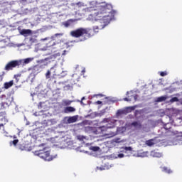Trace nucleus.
I'll return each mask as SVG.
<instances>
[{
  "mask_svg": "<svg viewBox=\"0 0 182 182\" xmlns=\"http://www.w3.org/2000/svg\"><path fill=\"white\" fill-rule=\"evenodd\" d=\"M100 8V10L97 13H95L94 15H89L87 18V21L97 22V26L93 27L92 33L90 28H80L72 31L70 35H71L73 38H80L78 42H84V41H87L89 38L94 36L95 33H97L99 29H104L105 27L107 26V25L110 23V21L114 18L116 11H110L112 5L107 4L106 2L102 3Z\"/></svg>",
  "mask_w": 182,
  "mask_h": 182,
  "instance_id": "nucleus-1",
  "label": "nucleus"
},
{
  "mask_svg": "<svg viewBox=\"0 0 182 182\" xmlns=\"http://www.w3.org/2000/svg\"><path fill=\"white\" fill-rule=\"evenodd\" d=\"M33 60V58H28L26 59H20V60H14L10 62H9L5 68L4 70H12V69H14V68H19V66H25L26 65H28V63H31Z\"/></svg>",
  "mask_w": 182,
  "mask_h": 182,
  "instance_id": "nucleus-2",
  "label": "nucleus"
},
{
  "mask_svg": "<svg viewBox=\"0 0 182 182\" xmlns=\"http://www.w3.org/2000/svg\"><path fill=\"white\" fill-rule=\"evenodd\" d=\"M102 123H107L106 125L100 127L102 132H105L106 129H113V127H116L118 124L123 123V122L114 119L113 118H105L102 120Z\"/></svg>",
  "mask_w": 182,
  "mask_h": 182,
  "instance_id": "nucleus-3",
  "label": "nucleus"
},
{
  "mask_svg": "<svg viewBox=\"0 0 182 182\" xmlns=\"http://www.w3.org/2000/svg\"><path fill=\"white\" fill-rule=\"evenodd\" d=\"M34 154L35 156H38L40 159H42L45 161H52L53 159H56V155L55 156H50V153H49L48 151H46V148L36 151Z\"/></svg>",
  "mask_w": 182,
  "mask_h": 182,
  "instance_id": "nucleus-4",
  "label": "nucleus"
},
{
  "mask_svg": "<svg viewBox=\"0 0 182 182\" xmlns=\"http://www.w3.org/2000/svg\"><path fill=\"white\" fill-rule=\"evenodd\" d=\"M65 120H67L66 123L70 124L71 123H76L77 122V115L73 117H65Z\"/></svg>",
  "mask_w": 182,
  "mask_h": 182,
  "instance_id": "nucleus-5",
  "label": "nucleus"
},
{
  "mask_svg": "<svg viewBox=\"0 0 182 182\" xmlns=\"http://www.w3.org/2000/svg\"><path fill=\"white\" fill-rule=\"evenodd\" d=\"M58 56H60V55H59L58 53L56 54H53L52 55H50L48 58H45L44 60H42L41 62L42 63H44V65L46 66V65H48V60H50V59H56V58H58Z\"/></svg>",
  "mask_w": 182,
  "mask_h": 182,
  "instance_id": "nucleus-6",
  "label": "nucleus"
},
{
  "mask_svg": "<svg viewBox=\"0 0 182 182\" xmlns=\"http://www.w3.org/2000/svg\"><path fill=\"white\" fill-rule=\"evenodd\" d=\"M141 127V124H140L139 122H134L131 124V128H129V130H137L138 129H140Z\"/></svg>",
  "mask_w": 182,
  "mask_h": 182,
  "instance_id": "nucleus-7",
  "label": "nucleus"
},
{
  "mask_svg": "<svg viewBox=\"0 0 182 182\" xmlns=\"http://www.w3.org/2000/svg\"><path fill=\"white\" fill-rule=\"evenodd\" d=\"M0 122H2L4 125L8 123V119L5 112H0Z\"/></svg>",
  "mask_w": 182,
  "mask_h": 182,
  "instance_id": "nucleus-8",
  "label": "nucleus"
},
{
  "mask_svg": "<svg viewBox=\"0 0 182 182\" xmlns=\"http://www.w3.org/2000/svg\"><path fill=\"white\" fill-rule=\"evenodd\" d=\"M124 102H136L137 100V95H132L128 97L124 98Z\"/></svg>",
  "mask_w": 182,
  "mask_h": 182,
  "instance_id": "nucleus-9",
  "label": "nucleus"
},
{
  "mask_svg": "<svg viewBox=\"0 0 182 182\" xmlns=\"http://www.w3.org/2000/svg\"><path fill=\"white\" fill-rule=\"evenodd\" d=\"M32 33V30L31 29H22L20 31V35H22L23 36H29Z\"/></svg>",
  "mask_w": 182,
  "mask_h": 182,
  "instance_id": "nucleus-10",
  "label": "nucleus"
},
{
  "mask_svg": "<svg viewBox=\"0 0 182 182\" xmlns=\"http://www.w3.org/2000/svg\"><path fill=\"white\" fill-rule=\"evenodd\" d=\"M73 112H76V109L73 107H66L63 110V112L66 114L73 113Z\"/></svg>",
  "mask_w": 182,
  "mask_h": 182,
  "instance_id": "nucleus-11",
  "label": "nucleus"
},
{
  "mask_svg": "<svg viewBox=\"0 0 182 182\" xmlns=\"http://www.w3.org/2000/svg\"><path fill=\"white\" fill-rule=\"evenodd\" d=\"M151 156L152 157H157V158H160V157H163V154L158 152L157 151H151Z\"/></svg>",
  "mask_w": 182,
  "mask_h": 182,
  "instance_id": "nucleus-12",
  "label": "nucleus"
},
{
  "mask_svg": "<svg viewBox=\"0 0 182 182\" xmlns=\"http://www.w3.org/2000/svg\"><path fill=\"white\" fill-rule=\"evenodd\" d=\"M124 157V154H112L110 155V158L115 159H123Z\"/></svg>",
  "mask_w": 182,
  "mask_h": 182,
  "instance_id": "nucleus-13",
  "label": "nucleus"
},
{
  "mask_svg": "<svg viewBox=\"0 0 182 182\" xmlns=\"http://www.w3.org/2000/svg\"><path fill=\"white\" fill-rule=\"evenodd\" d=\"M73 101L69 100H63L61 105L62 106H70Z\"/></svg>",
  "mask_w": 182,
  "mask_h": 182,
  "instance_id": "nucleus-14",
  "label": "nucleus"
},
{
  "mask_svg": "<svg viewBox=\"0 0 182 182\" xmlns=\"http://www.w3.org/2000/svg\"><path fill=\"white\" fill-rule=\"evenodd\" d=\"M166 100H167V97L166 96H161V97H157L156 100H155V102L156 103H159L161 102H166Z\"/></svg>",
  "mask_w": 182,
  "mask_h": 182,
  "instance_id": "nucleus-15",
  "label": "nucleus"
},
{
  "mask_svg": "<svg viewBox=\"0 0 182 182\" xmlns=\"http://www.w3.org/2000/svg\"><path fill=\"white\" fill-rule=\"evenodd\" d=\"M28 43L30 46H32L33 43H38V40L33 37H31L29 38Z\"/></svg>",
  "mask_w": 182,
  "mask_h": 182,
  "instance_id": "nucleus-16",
  "label": "nucleus"
},
{
  "mask_svg": "<svg viewBox=\"0 0 182 182\" xmlns=\"http://www.w3.org/2000/svg\"><path fill=\"white\" fill-rule=\"evenodd\" d=\"M14 86V80H11L10 82H7L4 83V88L9 89V87H12Z\"/></svg>",
  "mask_w": 182,
  "mask_h": 182,
  "instance_id": "nucleus-17",
  "label": "nucleus"
},
{
  "mask_svg": "<svg viewBox=\"0 0 182 182\" xmlns=\"http://www.w3.org/2000/svg\"><path fill=\"white\" fill-rule=\"evenodd\" d=\"M146 146L151 147V146H154V144H156V142L154 141V139H149L146 141Z\"/></svg>",
  "mask_w": 182,
  "mask_h": 182,
  "instance_id": "nucleus-18",
  "label": "nucleus"
},
{
  "mask_svg": "<svg viewBox=\"0 0 182 182\" xmlns=\"http://www.w3.org/2000/svg\"><path fill=\"white\" fill-rule=\"evenodd\" d=\"M127 112V111L124 109H119L116 113V116L117 117H119V116H122V114H125Z\"/></svg>",
  "mask_w": 182,
  "mask_h": 182,
  "instance_id": "nucleus-19",
  "label": "nucleus"
},
{
  "mask_svg": "<svg viewBox=\"0 0 182 182\" xmlns=\"http://www.w3.org/2000/svg\"><path fill=\"white\" fill-rule=\"evenodd\" d=\"M162 171H164V173H167L168 174H171V173H173V171H171V169L166 166L162 167Z\"/></svg>",
  "mask_w": 182,
  "mask_h": 182,
  "instance_id": "nucleus-20",
  "label": "nucleus"
},
{
  "mask_svg": "<svg viewBox=\"0 0 182 182\" xmlns=\"http://www.w3.org/2000/svg\"><path fill=\"white\" fill-rule=\"evenodd\" d=\"M73 22V20L70 19V20H68V21H65V23H63V25L65 28H69V26H70V25H72Z\"/></svg>",
  "mask_w": 182,
  "mask_h": 182,
  "instance_id": "nucleus-21",
  "label": "nucleus"
},
{
  "mask_svg": "<svg viewBox=\"0 0 182 182\" xmlns=\"http://www.w3.org/2000/svg\"><path fill=\"white\" fill-rule=\"evenodd\" d=\"M53 69H55V66L52 67L50 70H48L47 71V73H46V79H50V71L53 70Z\"/></svg>",
  "mask_w": 182,
  "mask_h": 182,
  "instance_id": "nucleus-22",
  "label": "nucleus"
},
{
  "mask_svg": "<svg viewBox=\"0 0 182 182\" xmlns=\"http://www.w3.org/2000/svg\"><path fill=\"white\" fill-rule=\"evenodd\" d=\"M89 150H92V151H99L100 150V147L99 146H89Z\"/></svg>",
  "mask_w": 182,
  "mask_h": 182,
  "instance_id": "nucleus-23",
  "label": "nucleus"
},
{
  "mask_svg": "<svg viewBox=\"0 0 182 182\" xmlns=\"http://www.w3.org/2000/svg\"><path fill=\"white\" fill-rule=\"evenodd\" d=\"M10 105H11V100H7V101L6 102L1 103V106L3 107H9Z\"/></svg>",
  "mask_w": 182,
  "mask_h": 182,
  "instance_id": "nucleus-24",
  "label": "nucleus"
},
{
  "mask_svg": "<svg viewBox=\"0 0 182 182\" xmlns=\"http://www.w3.org/2000/svg\"><path fill=\"white\" fill-rule=\"evenodd\" d=\"M77 138V140H80V141H82L83 143H85V140H86V136L83 135H78Z\"/></svg>",
  "mask_w": 182,
  "mask_h": 182,
  "instance_id": "nucleus-25",
  "label": "nucleus"
},
{
  "mask_svg": "<svg viewBox=\"0 0 182 182\" xmlns=\"http://www.w3.org/2000/svg\"><path fill=\"white\" fill-rule=\"evenodd\" d=\"M147 154H149V151H144L142 153L138 154V157H147Z\"/></svg>",
  "mask_w": 182,
  "mask_h": 182,
  "instance_id": "nucleus-26",
  "label": "nucleus"
},
{
  "mask_svg": "<svg viewBox=\"0 0 182 182\" xmlns=\"http://www.w3.org/2000/svg\"><path fill=\"white\" fill-rule=\"evenodd\" d=\"M134 109H136V107H127V109H126L127 113H130V112H133V110H134Z\"/></svg>",
  "mask_w": 182,
  "mask_h": 182,
  "instance_id": "nucleus-27",
  "label": "nucleus"
},
{
  "mask_svg": "<svg viewBox=\"0 0 182 182\" xmlns=\"http://www.w3.org/2000/svg\"><path fill=\"white\" fill-rule=\"evenodd\" d=\"M72 89H73V87L71 85H67L64 86L65 90H72Z\"/></svg>",
  "mask_w": 182,
  "mask_h": 182,
  "instance_id": "nucleus-28",
  "label": "nucleus"
},
{
  "mask_svg": "<svg viewBox=\"0 0 182 182\" xmlns=\"http://www.w3.org/2000/svg\"><path fill=\"white\" fill-rule=\"evenodd\" d=\"M38 109H46V105H45V102H40L38 105Z\"/></svg>",
  "mask_w": 182,
  "mask_h": 182,
  "instance_id": "nucleus-29",
  "label": "nucleus"
},
{
  "mask_svg": "<svg viewBox=\"0 0 182 182\" xmlns=\"http://www.w3.org/2000/svg\"><path fill=\"white\" fill-rule=\"evenodd\" d=\"M60 37V36H63V33H55L54 36H53L51 37V39L54 40L55 38H58V37Z\"/></svg>",
  "mask_w": 182,
  "mask_h": 182,
  "instance_id": "nucleus-30",
  "label": "nucleus"
},
{
  "mask_svg": "<svg viewBox=\"0 0 182 182\" xmlns=\"http://www.w3.org/2000/svg\"><path fill=\"white\" fill-rule=\"evenodd\" d=\"M18 141H19V140L14 139L13 141L10 142V146H12V144H14V146H16V144H18Z\"/></svg>",
  "mask_w": 182,
  "mask_h": 182,
  "instance_id": "nucleus-31",
  "label": "nucleus"
},
{
  "mask_svg": "<svg viewBox=\"0 0 182 182\" xmlns=\"http://www.w3.org/2000/svg\"><path fill=\"white\" fill-rule=\"evenodd\" d=\"M170 102L171 103H174V102H178V98L177 97H172L171 100H170Z\"/></svg>",
  "mask_w": 182,
  "mask_h": 182,
  "instance_id": "nucleus-32",
  "label": "nucleus"
},
{
  "mask_svg": "<svg viewBox=\"0 0 182 182\" xmlns=\"http://www.w3.org/2000/svg\"><path fill=\"white\" fill-rule=\"evenodd\" d=\"M124 149L126 151H132V146H125Z\"/></svg>",
  "mask_w": 182,
  "mask_h": 182,
  "instance_id": "nucleus-33",
  "label": "nucleus"
},
{
  "mask_svg": "<svg viewBox=\"0 0 182 182\" xmlns=\"http://www.w3.org/2000/svg\"><path fill=\"white\" fill-rule=\"evenodd\" d=\"M107 136H108V137H114V136H116V132H112L111 134H107Z\"/></svg>",
  "mask_w": 182,
  "mask_h": 182,
  "instance_id": "nucleus-34",
  "label": "nucleus"
},
{
  "mask_svg": "<svg viewBox=\"0 0 182 182\" xmlns=\"http://www.w3.org/2000/svg\"><path fill=\"white\" fill-rule=\"evenodd\" d=\"M160 76H162V77L167 76V73L166 71L161 72Z\"/></svg>",
  "mask_w": 182,
  "mask_h": 182,
  "instance_id": "nucleus-35",
  "label": "nucleus"
},
{
  "mask_svg": "<svg viewBox=\"0 0 182 182\" xmlns=\"http://www.w3.org/2000/svg\"><path fill=\"white\" fill-rule=\"evenodd\" d=\"M66 75H67L66 71H63L62 73H61L60 77H65V76H66Z\"/></svg>",
  "mask_w": 182,
  "mask_h": 182,
  "instance_id": "nucleus-36",
  "label": "nucleus"
},
{
  "mask_svg": "<svg viewBox=\"0 0 182 182\" xmlns=\"http://www.w3.org/2000/svg\"><path fill=\"white\" fill-rule=\"evenodd\" d=\"M49 41V37H46V38H41V42H43V41Z\"/></svg>",
  "mask_w": 182,
  "mask_h": 182,
  "instance_id": "nucleus-37",
  "label": "nucleus"
},
{
  "mask_svg": "<svg viewBox=\"0 0 182 182\" xmlns=\"http://www.w3.org/2000/svg\"><path fill=\"white\" fill-rule=\"evenodd\" d=\"M129 95H133V91L132 90L130 91V92L127 91V93H126V95L129 96Z\"/></svg>",
  "mask_w": 182,
  "mask_h": 182,
  "instance_id": "nucleus-38",
  "label": "nucleus"
},
{
  "mask_svg": "<svg viewBox=\"0 0 182 182\" xmlns=\"http://www.w3.org/2000/svg\"><path fill=\"white\" fill-rule=\"evenodd\" d=\"M90 146V144L87 143V144H84L83 146L82 147H89Z\"/></svg>",
  "mask_w": 182,
  "mask_h": 182,
  "instance_id": "nucleus-39",
  "label": "nucleus"
},
{
  "mask_svg": "<svg viewBox=\"0 0 182 182\" xmlns=\"http://www.w3.org/2000/svg\"><path fill=\"white\" fill-rule=\"evenodd\" d=\"M97 170H100V171H102V170H105V168L97 166Z\"/></svg>",
  "mask_w": 182,
  "mask_h": 182,
  "instance_id": "nucleus-40",
  "label": "nucleus"
},
{
  "mask_svg": "<svg viewBox=\"0 0 182 182\" xmlns=\"http://www.w3.org/2000/svg\"><path fill=\"white\" fill-rule=\"evenodd\" d=\"M3 134L6 137H8V132H6V131H4Z\"/></svg>",
  "mask_w": 182,
  "mask_h": 182,
  "instance_id": "nucleus-41",
  "label": "nucleus"
},
{
  "mask_svg": "<svg viewBox=\"0 0 182 182\" xmlns=\"http://www.w3.org/2000/svg\"><path fill=\"white\" fill-rule=\"evenodd\" d=\"M80 153H87V151L82 150V149H80Z\"/></svg>",
  "mask_w": 182,
  "mask_h": 182,
  "instance_id": "nucleus-42",
  "label": "nucleus"
},
{
  "mask_svg": "<svg viewBox=\"0 0 182 182\" xmlns=\"http://www.w3.org/2000/svg\"><path fill=\"white\" fill-rule=\"evenodd\" d=\"M96 105H102V101H97Z\"/></svg>",
  "mask_w": 182,
  "mask_h": 182,
  "instance_id": "nucleus-43",
  "label": "nucleus"
},
{
  "mask_svg": "<svg viewBox=\"0 0 182 182\" xmlns=\"http://www.w3.org/2000/svg\"><path fill=\"white\" fill-rule=\"evenodd\" d=\"M77 102H80V103L81 105H84V104H83V100H77Z\"/></svg>",
  "mask_w": 182,
  "mask_h": 182,
  "instance_id": "nucleus-44",
  "label": "nucleus"
},
{
  "mask_svg": "<svg viewBox=\"0 0 182 182\" xmlns=\"http://www.w3.org/2000/svg\"><path fill=\"white\" fill-rule=\"evenodd\" d=\"M36 94H35V93H33V94H31V96H32V97H33V96H36Z\"/></svg>",
  "mask_w": 182,
  "mask_h": 182,
  "instance_id": "nucleus-45",
  "label": "nucleus"
},
{
  "mask_svg": "<svg viewBox=\"0 0 182 182\" xmlns=\"http://www.w3.org/2000/svg\"><path fill=\"white\" fill-rule=\"evenodd\" d=\"M85 72H86V70L84 68V69L82 70V73H85Z\"/></svg>",
  "mask_w": 182,
  "mask_h": 182,
  "instance_id": "nucleus-46",
  "label": "nucleus"
},
{
  "mask_svg": "<svg viewBox=\"0 0 182 182\" xmlns=\"http://www.w3.org/2000/svg\"><path fill=\"white\" fill-rule=\"evenodd\" d=\"M85 100H86V97H82V99H81V100H82V101Z\"/></svg>",
  "mask_w": 182,
  "mask_h": 182,
  "instance_id": "nucleus-47",
  "label": "nucleus"
},
{
  "mask_svg": "<svg viewBox=\"0 0 182 182\" xmlns=\"http://www.w3.org/2000/svg\"><path fill=\"white\" fill-rule=\"evenodd\" d=\"M63 55H66V50H64V53H63Z\"/></svg>",
  "mask_w": 182,
  "mask_h": 182,
  "instance_id": "nucleus-48",
  "label": "nucleus"
},
{
  "mask_svg": "<svg viewBox=\"0 0 182 182\" xmlns=\"http://www.w3.org/2000/svg\"><path fill=\"white\" fill-rule=\"evenodd\" d=\"M66 147H68V146H67V145H65V147H62V149H65V148H66Z\"/></svg>",
  "mask_w": 182,
  "mask_h": 182,
  "instance_id": "nucleus-49",
  "label": "nucleus"
},
{
  "mask_svg": "<svg viewBox=\"0 0 182 182\" xmlns=\"http://www.w3.org/2000/svg\"><path fill=\"white\" fill-rule=\"evenodd\" d=\"M164 129H165L166 130H168V129H170V128L165 127Z\"/></svg>",
  "mask_w": 182,
  "mask_h": 182,
  "instance_id": "nucleus-50",
  "label": "nucleus"
},
{
  "mask_svg": "<svg viewBox=\"0 0 182 182\" xmlns=\"http://www.w3.org/2000/svg\"><path fill=\"white\" fill-rule=\"evenodd\" d=\"M113 166H114L113 164H111V165L109 166V167L112 168V167H113Z\"/></svg>",
  "mask_w": 182,
  "mask_h": 182,
  "instance_id": "nucleus-51",
  "label": "nucleus"
},
{
  "mask_svg": "<svg viewBox=\"0 0 182 182\" xmlns=\"http://www.w3.org/2000/svg\"><path fill=\"white\" fill-rule=\"evenodd\" d=\"M55 45H56V43H54L53 45V46H55Z\"/></svg>",
  "mask_w": 182,
  "mask_h": 182,
  "instance_id": "nucleus-52",
  "label": "nucleus"
},
{
  "mask_svg": "<svg viewBox=\"0 0 182 182\" xmlns=\"http://www.w3.org/2000/svg\"><path fill=\"white\" fill-rule=\"evenodd\" d=\"M58 46H59V43H57Z\"/></svg>",
  "mask_w": 182,
  "mask_h": 182,
  "instance_id": "nucleus-53",
  "label": "nucleus"
},
{
  "mask_svg": "<svg viewBox=\"0 0 182 182\" xmlns=\"http://www.w3.org/2000/svg\"><path fill=\"white\" fill-rule=\"evenodd\" d=\"M32 100H33V98H32Z\"/></svg>",
  "mask_w": 182,
  "mask_h": 182,
  "instance_id": "nucleus-54",
  "label": "nucleus"
}]
</instances>
